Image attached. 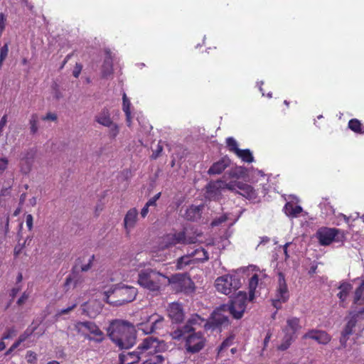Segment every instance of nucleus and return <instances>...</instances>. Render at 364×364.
<instances>
[{
	"label": "nucleus",
	"mask_w": 364,
	"mask_h": 364,
	"mask_svg": "<svg viewBox=\"0 0 364 364\" xmlns=\"http://www.w3.org/2000/svg\"><path fill=\"white\" fill-rule=\"evenodd\" d=\"M8 53H9V47H8V44L6 43L0 48L1 60H4L6 58V57L8 55Z\"/></svg>",
	"instance_id": "5fc2aeb1"
},
{
	"label": "nucleus",
	"mask_w": 364,
	"mask_h": 364,
	"mask_svg": "<svg viewBox=\"0 0 364 364\" xmlns=\"http://www.w3.org/2000/svg\"><path fill=\"white\" fill-rule=\"evenodd\" d=\"M142 350L139 349V345L136 348V350L132 352L125 353L119 354V364H134L138 363L139 360H142Z\"/></svg>",
	"instance_id": "a211bd4d"
},
{
	"label": "nucleus",
	"mask_w": 364,
	"mask_h": 364,
	"mask_svg": "<svg viewBox=\"0 0 364 364\" xmlns=\"http://www.w3.org/2000/svg\"><path fill=\"white\" fill-rule=\"evenodd\" d=\"M39 116L37 113H33L29 119L28 124L30 126V133L32 135L36 134L39 129Z\"/></svg>",
	"instance_id": "72a5a7b5"
},
{
	"label": "nucleus",
	"mask_w": 364,
	"mask_h": 364,
	"mask_svg": "<svg viewBox=\"0 0 364 364\" xmlns=\"http://www.w3.org/2000/svg\"><path fill=\"white\" fill-rule=\"evenodd\" d=\"M43 121H52L55 122L58 119V116L55 113L48 112L46 115L41 117Z\"/></svg>",
	"instance_id": "864d4df0"
},
{
	"label": "nucleus",
	"mask_w": 364,
	"mask_h": 364,
	"mask_svg": "<svg viewBox=\"0 0 364 364\" xmlns=\"http://www.w3.org/2000/svg\"><path fill=\"white\" fill-rule=\"evenodd\" d=\"M107 334L111 341L121 350L129 349L136 343L134 327L126 321H112L107 328Z\"/></svg>",
	"instance_id": "f257e3e1"
},
{
	"label": "nucleus",
	"mask_w": 364,
	"mask_h": 364,
	"mask_svg": "<svg viewBox=\"0 0 364 364\" xmlns=\"http://www.w3.org/2000/svg\"><path fill=\"white\" fill-rule=\"evenodd\" d=\"M95 255H92L90 257L87 264H82L80 267L79 264H76L73 269L72 274L66 278L65 286H69L71 283H73V287H77L82 282V279H81L80 277L78 275V270L80 269L81 272H87L92 267Z\"/></svg>",
	"instance_id": "4468645a"
},
{
	"label": "nucleus",
	"mask_w": 364,
	"mask_h": 364,
	"mask_svg": "<svg viewBox=\"0 0 364 364\" xmlns=\"http://www.w3.org/2000/svg\"><path fill=\"white\" fill-rule=\"evenodd\" d=\"M173 237H175V243L177 244H185L186 242V233L183 231L176 232L173 234Z\"/></svg>",
	"instance_id": "37998d69"
},
{
	"label": "nucleus",
	"mask_w": 364,
	"mask_h": 364,
	"mask_svg": "<svg viewBox=\"0 0 364 364\" xmlns=\"http://www.w3.org/2000/svg\"><path fill=\"white\" fill-rule=\"evenodd\" d=\"M350 315H352L357 321L359 320H364V307L357 311L350 312Z\"/></svg>",
	"instance_id": "603ef678"
},
{
	"label": "nucleus",
	"mask_w": 364,
	"mask_h": 364,
	"mask_svg": "<svg viewBox=\"0 0 364 364\" xmlns=\"http://www.w3.org/2000/svg\"><path fill=\"white\" fill-rule=\"evenodd\" d=\"M225 308V306L222 305L213 311L209 321L204 324L205 330H215L230 324L228 316L225 314V312H228Z\"/></svg>",
	"instance_id": "f8f14e48"
},
{
	"label": "nucleus",
	"mask_w": 364,
	"mask_h": 364,
	"mask_svg": "<svg viewBox=\"0 0 364 364\" xmlns=\"http://www.w3.org/2000/svg\"><path fill=\"white\" fill-rule=\"evenodd\" d=\"M26 360L30 364H35L37 361L36 353L32 350H28L26 355Z\"/></svg>",
	"instance_id": "de8ad7c7"
},
{
	"label": "nucleus",
	"mask_w": 364,
	"mask_h": 364,
	"mask_svg": "<svg viewBox=\"0 0 364 364\" xmlns=\"http://www.w3.org/2000/svg\"><path fill=\"white\" fill-rule=\"evenodd\" d=\"M8 115L5 114L0 119V136L2 134L3 129L7 123Z\"/></svg>",
	"instance_id": "e2e57ef3"
},
{
	"label": "nucleus",
	"mask_w": 364,
	"mask_h": 364,
	"mask_svg": "<svg viewBox=\"0 0 364 364\" xmlns=\"http://www.w3.org/2000/svg\"><path fill=\"white\" fill-rule=\"evenodd\" d=\"M138 214L136 208H131L127 212L124 218V228L127 235L135 227L138 220Z\"/></svg>",
	"instance_id": "aec40b11"
},
{
	"label": "nucleus",
	"mask_w": 364,
	"mask_h": 364,
	"mask_svg": "<svg viewBox=\"0 0 364 364\" xmlns=\"http://www.w3.org/2000/svg\"><path fill=\"white\" fill-rule=\"evenodd\" d=\"M82 65L80 63H77L75 65L74 70L73 71V75L77 78L82 71Z\"/></svg>",
	"instance_id": "680f3d73"
},
{
	"label": "nucleus",
	"mask_w": 364,
	"mask_h": 364,
	"mask_svg": "<svg viewBox=\"0 0 364 364\" xmlns=\"http://www.w3.org/2000/svg\"><path fill=\"white\" fill-rule=\"evenodd\" d=\"M272 333L270 331H268L266 334V336L264 339V342H263V345H264V347H263V350L267 347L268 346V343L272 338Z\"/></svg>",
	"instance_id": "774afa93"
},
{
	"label": "nucleus",
	"mask_w": 364,
	"mask_h": 364,
	"mask_svg": "<svg viewBox=\"0 0 364 364\" xmlns=\"http://www.w3.org/2000/svg\"><path fill=\"white\" fill-rule=\"evenodd\" d=\"M241 285L240 279L235 276L226 274L215 280V288L218 291L225 295H230L237 290Z\"/></svg>",
	"instance_id": "9b49d317"
},
{
	"label": "nucleus",
	"mask_w": 364,
	"mask_h": 364,
	"mask_svg": "<svg viewBox=\"0 0 364 364\" xmlns=\"http://www.w3.org/2000/svg\"><path fill=\"white\" fill-rule=\"evenodd\" d=\"M175 237H173V234H168L164 237V242L165 243V247H169L171 246L176 245L175 243Z\"/></svg>",
	"instance_id": "a18cd8bd"
},
{
	"label": "nucleus",
	"mask_w": 364,
	"mask_h": 364,
	"mask_svg": "<svg viewBox=\"0 0 364 364\" xmlns=\"http://www.w3.org/2000/svg\"><path fill=\"white\" fill-rule=\"evenodd\" d=\"M36 327H33V328L28 327V328H26V330L22 334H21L19 336L17 341L20 343L24 342L27 338H28L33 333V332L36 331Z\"/></svg>",
	"instance_id": "a19ab883"
},
{
	"label": "nucleus",
	"mask_w": 364,
	"mask_h": 364,
	"mask_svg": "<svg viewBox=\"0 0 364 364\" xmlns=\"http://www.w3.org/2000/svg\"><path fill=\"white\" fill-rule=\"evenodd\" d=\"M168 315L173 323H181L185 318V314L181 304L173 302L167 309Z\"/></svg>",
	"instance_id": "dca6fc26"
},
{
	"label": "nucleus",
	"mask_w": 364,
	"mask_h": 364,
	"mask_svg": "<svg viewBox=\"0 0 364 364\" xmlns=\"http://www.w3.org/2000/svg\"><path fill=\"white\" fill-rule=\"evenodd\" d=\"M227 220V217L223 215V216H220V218H218L216 219H215L213 222H212V225L213 226H215V225H218L224 222H225Z\"/></svg>",
	"instance_id": "338daca9"
},
{
	"label": "nucleus",
	"mask_w": 364,
	"mask_h": 364,
	"mask_svg": "<svg viewBox=\"0 0 364 364\" xmlns=\"http://www.w3.org/2000/svg\"><path fill=\"white\" fill-rule=\"evenodd\" d=\"M353 304L355 305L364 304V280L354 292Z\"/></svg>",
	"instance_id": "c756f323"
},
{
	"label": "nucleus",
	"mask_w": 364,
	"mask_h": 364,
	"mask_svg": "<svg viewBox=\"0 0 364 364\" xmlns=\"http://www.w3.org/2000/svg\"><path fill=\"white\" fill-rule=\"evenodd\" d=\"M294 339H295L294 338L291 337V336H287V335L284 334L282 343L278 346V350H286L287 349H288L290 347L292 341Z\"/></svg>",
	"instance_id": "e433bc0d"
},
{
	"label": "nucleus",
	"mask_w": 364,
	"mask_h": 364,
	"mask_svg": "<svg viewBox=\"0 0 364 364\" xmlns=\"http://www.w3.org/2000/svg\"><path fill=\"white\" fill-rule=\"evenodd\" d=\"M30 294L27 291H24L20 298L17 300L16 304L18 306H22L29 298Z\"/></svg>",
	"instance_id": "4d7b16f0"
},
{
	"label": "nucleus",
	"mask_w": 364,
	"mask_h": 364,
	"mask_svg": "<svg viewBox=\"0 0 364 364\" xmlns=\"http://www.w3.org/2000/svg\"><path fill=\"white\" fill-rule=\"evenodd\" d=\"M34 152L32 150L27 151L21 159V171L23 173H28L31 171L34 159Z\"/></svg>",
	"instance_id": "b1692460"
},
{
	"label": "nucleus",
	"mask_w": 364,
	"mask_h": 364,
	"mask_svg": "<svg viewBox=\"0 0 364 364\" xmlns=\"http://www.w3.org/2000/svg\"><path fill=\"white\" fill-rule=\"evenodd\" d=\"M284 210L288 216L296 218L302 212L303 209L300 205L287 203L284 206Z\"/></svg>",
	"instance_id": "c85d7f7f"
},
{
	"label": "nucleus",
	"mask_w": 364,
	"mask_h": 364,
	"mask_svg": "<svg viewBox=\"0 0 364 364\" xmlns=\"http://www.w3.org/2000/svg\"><path fill=\"white\" fill-rule=\"evenodd\" d=\"M75 329L79 333L89 341L101 343L104 340V333L100 328L92 321H79L75 324Z\"/></svg>",
	"instance_id": "0eeeda50"
},
{
	"label": "nucleus",
	"mask_w": 364,
	"mask_h": 364,
	"mask_svg": "<svg viewBox=\"0 0 364 364\" xmlns=\"http://www.w3.org/2000/svg\"><path fill=\"white\" fill-rule=\"evenodd\" d=\"M162 278L166 277L152 269L143 270L139 273L138 284L150 291H159Z\"/></svg>",
	"instance_id": "39448f33"
},
{
	"label": "nucleus",
	"mask_w": 364,
	"mask_h": 364,
	"mask_svg": "<svg viewBox=\"0 0 364 364\" xmlns=\"http://www.w3.org/2000/svg\"><path fill=\"white\" fill-rule=\"evenodd\" d=\"M247 296L245 291H239L236 296L231 299L228 304H225L226 310L235 319L242 318L246 309Z\"/></svg>",
	"instance_id": "1a4fd4ad"
},
{
	"label": "nucleus",
	"mask_w": 364,
	"mask_h": 364,
	"mask_svg": "<svg viewBox=\"0 0 364 364\" xmlns=\"http://www.w3.org/2000/svg\"><path fill=\"white\" fill-rule=\"evenodd\" d=\"M303 339H312L319 344L326 345L331 340V336L325 331L311 329L306 332L302 337Z\"/></svg>",
	"instance_id": "f3484780"
},
{
	"label": "nucleus",
	"mask_w": 364,
	"mask_h": 364,
	"mask_svg": "<svg viewBox=\"0 0 364 364\" xmlns=\"http://www.w3.org/2000/svg\"><path fill=\"white\" fill-rule=\"evenodd\" d=\"M21 345V343L18 341H16L11 346L6 350V352L5 353V355H9L10 353H11L15 349H16L19 346Z\"/></svg>",
	"instance_id": "69168bd1"
},
{
	"label": "nucleus",
	"mask_w": 364,
	"mask_h": 364,
	"mask_svg": "<svg viewBox=\"0 0 364 364\" xmlns=\"http://www.w3.org/2000/svg\"><path fill=\"white\" fill-rule=\"evenodd\" d=\"M194 254L198 255L197 259L202 262L208 261L209 259L208 252L204 248L196 250Z\"/></svg>",
	"instance_id": "ea45409f"
},
{
	"label": "nucleus",
	"mask_w": 364,
	"mask_h": 364,
	"mask_svg": "<svg viewBox=\"0 0 364 364\" xmlns=\"http://www.w3.org/2000/svg\"><path fill=\"white\" fill-rule=\"evenodd\" d=\"M230 165V159L223 157L218 161L214 163L208 169V173L210 175H215L221 173Z\"/></svg>",
	"instance_id": "a878e982"
},
{
	"label": "nucleus",
	"mask_w": 364,
	"mask_h": 364,
	"mask_svg": "<svg viewBox=\"0 0 364 364\" xmlns=\"http://www.w3.org/2000/svg\"><path fill=\"white\" fill-rule=\"evenodd\" d=\"M235 154L245 162L251 163L254 161V157L249 149H239Z\"/></svg>",
	"instance_id": "f704fd0d"
},
{
	"label": "nucleus",
	"mask_w": 364,
	"mask_h": 364,
	"mask_svg": "<svg viewBox=\"0 0 364 364\" xmlns=\"http://www.w3.org/2000/svg\"><path fill=\"white\" fill-rule=\"evenodd\" d=\"M234 336H230L228 338H226L220 344V346L218 348V355H221L223 351L227 349L229 346H230L233 343L234 341Z\"/></svg>",
	"instance_id": "c9c22d12"
},
{
	"label": "nucleus",
	"mask_w": 364,
	"mask_h": 364,
	"mask_svg": "<svg viewBox=\"0 0 364 364\" xmlns=\"http://www.w3.org/2000/svg\"><path fill=\"white\" fill-rule=\"evenodd\" d=\"M206 193L210 198L218 199L222 194L223 181L217 180L215 181H210L205 187Z\"/></svg>",
	"instance_id": "412c9836"
},
{
	"label": "nucleus",
	"mask_w": 364,
	"mask_h": 364,
	"mask_svg": "<svg viewBox=\"0 0 364 364\" xmlns=\"http://www.w3.org/2000/svg\"><path fill=\"white\" fill-rule=\"evenodd\" d=\"M25 245V243L23 244H18L15 246L14 250V255L15 257H18L22 252V250L23 249Z\"/></svg>",
	"instance_id": "0e129e2a"
},
{
	"label": "nucleus",
	"mask_w": 364,
	"mask_h": 364,
	"mask_svg": "<svg viewBox=\"0 0 364 364\" xmlns=\"http://www.w3.org/2000/svg\"><path fill=\"white\" fill-rule=\"evenodd\" d=\"M237 193H239L247 199H255L257 197V193L253 187L249 184L238 182Z\"/></svg>",
	"instance_id": "5701e85b"
},
{
	"label": "nucleus",
	"mask_w": 364,
	"mask_h": 364,
	"mask_svg": "<svg viewBox=\"0 0 364 364\" xmlns=\"http://www.w3.org/2000/svg\"><path fill=\"white\" fill-rule=\"evenodd\" d=\"M357 323V320L350 315V318L347 321L341 334L349 337L353 334V329L356 326Z\"/></svg>",
	"instance_id": "2f4dec72"
},
{
	"label": "nucleus",
	"mask_w": 364,
	"mask_h": 364,
	"mask_svg": "<svg viewBox=\"0 0 364 364\" xmlns=\"http://www.w3.org/2000/svg\"><path fill=\"white\" fill-rule=\"evenodd\" d=\"M205 322V320L198 314H193L188 319L184 325L178 326L176 328H173L170 336L173 340L181 341L186 334L196 331L194 326H200L203 324L204 325Z\"/></svg>",
	"instance_id": "423d86ee"
},
{
	"label": "nucleus",
	"mask_w": 364,
	"mask_h": 364,
	"mask_svg": "<svg viewBox=\"0 0 364 364\" xmlns=\"http://www.w3.org/2000/svg\"><path fill=\"white\" fill-rule=\"evenodd\" d=\"M95 120L104 127H109L113 122L110 117L109 110L107 107H104L97 115H95Z\"/></svg>",
	"instance_id": "bb28decb"
},
{
	"label": "nucleus",
	"mask_w": 364,
	"mask_h": 364,
	"mask_svg": "<svg viewBox=\"0 0 364 364\" xmlns=\"http://www.w3.org/2000/svg\"><path fill=\"white\" fill-rule=\"evenodd\" d=\"M123 103H122V109L124 112H131L130 107H131V102L127 98L125 93L123 94L122 97Z\"/></svg>",
	"instance_id": "09e8293b"
},
{
	"label": "nucleus",
	"mask_w": 364,
	"mask_h": 364,
	"mask_svg": "<svg viewBox=\"0 0 364 364\" xmlns=\"http://www.w3.org/2000/svg\"><path fill=\"white\" fill-rule=\"evenodd\" d=\"M348 127L351 131L356 134H364V127L358 119H350Z\"/></svg>",
	"instance_id": "473e14b6"
},
{
	"label": "nucleus",
	"mask_w": 364,
	"mask_h": 364,
	"mask_svg": "<svg viewBox=\"0 0 364 364\" xmlns=\"http://www.w3.org/2000/svg\"><path fill=\"white\" fill-rule=\"evenodd\" d=\"M173 237H175V243L177 244H185L186 242V233L183 231L176 232L173 234Z\"/></svg>",
	"instance_id": "c03bdc74"
},
{
	"label": "nucleus",
	"mask_w": 364,
	"mask_h": 364,
	"mask_svg": "<svg viewBox=\"0 0 364 364\" xmlns=\"http://www.w3.org/2000/svg\"><path fill=\"white\" fill-rule=\"evenodd\" d=\"M76 306H77V304H74L73 305H72L66 309H61L57 313L56 316H62L64 314H67L70 313L71 311H73L76 307Z\"/></svg>",
	"instance_id": "052dcab7"
},
{
	"label": "nucleus",
	"mask_w": 364,
	"mask_h": 364,
	"mask_svg": "<svg viewBox=\"0 0 364 364\" xmlns=\"http://www.w3.org/2000/svg\"><path fill=\"white\" fill-rule=\"evenodd\" d=\"M113 74V58L109 50H105V58L101 68L102 78H108Z\"/></svg>",
	"instance_id": "4be33fe9"
},
{
	"label": "nucleus",
	"mask_w": 364,
	"mask_h": 364,
	"mask_svg": "<svg viewBox=\"0 0 364 364\" xmlns=\"http://www.w3.org/2000/svg\"><path fill=\"white\" fill-rule=\"evenodd\" d=\"M278 276V285L276 290V298L272 299V305L277 309L282 307V304L285 303L289 298V292L284 274L279 272Z\"/></svg>",
	"instance_id": "ddd939ff"
},
{
	"label": "nucleus",
	"mask_w": 364,
	"mask_h": 364,
	"mask_svg": "<svg viewBox=\"0 0 364 364\" xmlns=\"http://www.w3.org/2000/svg\"><path fill=\"white\" fill-rule=\"evenodd\" d=\"M162 151L163 146L160 144H158L156 149L153 150V153L151 156V159H156L161 155Z\"/></svg>",
	"instance_id": "13d9d810"
},
{
	"label": "nucleus",
	"mask_w": 364,
	"mask_h": 364,
	"mask_svg": "<svg viewBox=\"0 0 364 364\" xmlns=\"http://www.w3.org/2000/svg\"><path fill=\"white\" fill-rule=\"evenodd\" d=\"M139 349L142 350L141 364H162L165 358L160 353L166 350L167 345L164 341L147 337L139 344Z\"/></svg>",
	"instance_id": "f03ea898"
},
{
	"label": "nucleus",
	"mask_w": 364,
	"mask_h": 364,
	"mask_svg": "<svg viewBox=\"0 0 364 364\" xmlns=\"http://www.w3.org/2000/svg\"><path fill=\"white\" fill-rule=\"evenodd\" d=\"M166 278L171 289L176 293L190 294L195 291V284L187 273H178Z\"/></svg>",
	"instance_id": "20e7f679"
},
{
	"label": "nucleus",
	"mask_w": 364,
	"mask_h": 364,
	"mask_svg": "<svg viewBox=\"0 0 364 364\" xmlns=\"http://www.w3.org/2000/svg\"><path fill=\"white\" fill-rule=\"evenodd\" d=\"M353 286L348 282H342L338 287L339 292L337 296L340 301L343 302L346 300L350 291L352 290Z\"/></svg>",
	"instance_id": "cd10ccee"
},
{
	"label": "nucleus",
	"mask_w": 364,
	"mask_h": 364,
	"mask_svg": "<svg viewBox=\"0 0 364 364\" xmlns=\"http://www.w3.org/2000/svg\"><path fill=\"white\" fill-rule=\"evenodd\" d=\"M164 322V316L154 314L149 317L146 322L141 323V329L146 334L152 333L162 328Z\"/></svg>",
	"instance_id": "2eb2a0df"
},
{
	"label": "nucleus",
	"mask_w": 364,
	"mask_h": 364,
	"mask_svg": "<svg viewBox=\"0 0 364 364\" xmlns=\"http://www.w3.org/2000/svg\"><path fill=\"white\" fill-rule=\"evenodd\" d=\"M301 328L300 319L297 317H291L287 318V324L282 328V331L287 336L296 338L297 337V333Z\"/></svg>",
	"instance_id": "6ab92c4d"
},
{
	"label": "nucleus",
	"mask_w": 364,
	"mask_h": 364,
	"mask_svg": "<svg viewBox=\"0 0 364 364\" xmlns=\"http://www.w3.org/2000/svg\"><path fill=\"white\" fill-rule=\"evenodd\" d=\"M6 26V16L4 13H0V38L1 37Z\"/></svg>",
	"instance_id": "3c124183"
},
{
	"label": "nucleus",
	"mask_w": 364,
	"mask_h": 364,
	"mask_svg": "<svg viewBox=\"0 0 364 364\" xmlns=\"http://www.w3.org/2000/svg\"><path fill=\"white\" fill-rule=\"evenodd\" d=\"M9 160L6 158H0V175L7 169Z\"/></svg>",
	"instance_id": "6e6d98bb"
},
{
	"label": "nucleus",
	"mask_w": 364,
	"mask_h": 364,
	"mask_svg": "<svg viewBox=\"0 0 364 364\" xmlns=\"http://www.w3.org/2000/svg\"><path fill=\"white\" fill-rule=\"evenodd\" d=\"M239 181H231L230 183H226L223 181V187L224 189H228L231 191H237V185Z\"/></svg>",
	"instance_id": "49530a36"
},
{
	"label": "nucleus",
	"mask_w": 364,
	"mask_h": 364,
	"mask_svg": "<svg viewBox=\"0 0 364 364\" xmlns=\"http://www.w3.org/2000/svg\"><path fill=\"white\" fill-rule=\"evenodd\" d=\"M319 244L322 246H328L334 242H343L345 240L343 232L335 228L322 227L320 228L316 233Z\"/></svg>",
	"instance_id": "6e6552de"
},
{
	"label": "nucleus",
	"mask_w": 364,
	"mask_h": 364,
	"mask_svg": "<svg viewBox=\"0 0 364 364\" xmlns=\"http://www.w3.org/2000/svg\"><path fill=\"white\" fill-rule=\"evenodd\" d=\"M186 350L190 353L200 352L205 346L206 339L201 331H192L183 336Z\"/></svg>",
	"instance_id": "9d476101"
},
{
	"label": "nucleus",
	"mask_w": 364,
	"mask_h": 364,
	"mask_svg": "<svg viewBox=\"0 0 364 364\" xmlns=\"http://www.w3.org/2000/svg\"><path fill=\"white\" fill-rule=\"evenodd\" d=\"M259 276L255 274L249 280V300L252 301L255 299V292L258 286Z\"/></svg>",
	"instance_id": "7c9ffc66"
},
{
	"label": "nucleus",
	"mask_w": 364,
	"mask_h": 364,
	"mask_svg": "<svg viewBox=\"0 0 364 364\" xmlns=\"http://www.w3.org/2000/svg\"><path fill=\"white\" fill-rule=\"evenodd\" d=\"M108 127L109 128L108 133L109 137L112 139H114L119 133V126L112 122V125Z\"/></svg>",
	"instance_id": "79ce46f5"
},
{
	"label": "nucleus",
	"mask_w": 364,
	"mask_h": 364,
	"mask_svg": "<svg viewBox=\"0 0 364 364\" xmlns=\"http://www.w3.org/2000/svg\"><path fill=\"white\" fill-rule=\"evenodd\" d=\"M226 144L230 151L236 154L240 149L237 147L236 140L232 137H228L226 139Z\"/></svg>",
	"instance_id": "58836bf2"
},
{
	"label": "nucleus",
	"mask_w": 364,
	"mask_h": 364,
	"mask_svg": "<svg viewBox=\"0 0 364 364\" xmlns=\"http://www.w3.org/2000/svg\"><path fill=\"white\" fill-rule=\"evenodd\" d=\"M15 333L16 329L14 327L7 328L1 337V341H4V340H7L12 338V336H14Z\"/></svg>",
	"instance_id": "8fccbe9b"
},
{
	"label": "nucleus",
	"mask_w": 364,
	"mask_h": 364,
	"mask_svg": "<svg viewBox=\"0 0 364 364\" xmlns=\"http://www.w3.org/2000/svg\"><path fill=\"white\" fill-rule=\"evenodd\" d=\"M203 205H191L188 207L183 217L187 220L190 221H196L198 220L201 218L202 211H203Z\"/></svg>",
	"instance_id": "393cba45"
},
{
	"label": "nucleus",
	"mask_w": 364,
	"mask_h": 364,
	"mask_svg": "<svg viewBox=\"0 0 364 364\" xmlns=\"http://www.w3.org/2000/svg\"><path fill=\"white\" fill-rule=\"evenodd\" d=\"M137 289L130 286H117L104 293V300L114 306H119L133 301L136 295Z\"/></svg>",
	"instance_id": "7ed1b4c3"
},
{
	"label": "nucleus",
	"mask_w": 364,
	"mask_h": 364,
	"mask_svg": "<svg viewBox=\"0 0 364 364\" xmlns=\"http://www.w3.org/2000/svg\"><path fill=\"white\" fill-rule=\"evenodd\" d=\"M191 262V260L188 256H187V255L182 256L177 259L176 268L178 269H181L183 267H185L186 266L190 264Z\"/></svg>",
	"instance_id": "4c0bfd02"
},
{
	"label": "nucleus",
	"mask_w": 364,
	"mask_h": 364,
	"mask_svg": "<svg viewBox=\"0 0 364 364\" xmlns=\"http://www.w3.org/2000/svg\"><path fill=\"white\" fill-rule=\"evenodd\" d=\"M26 226L28 230L31 231L33 228V218L31 214H28L26 218Z\"/></svg>",
	"instance_id": "bf43d9fd"
}]
</instances>
